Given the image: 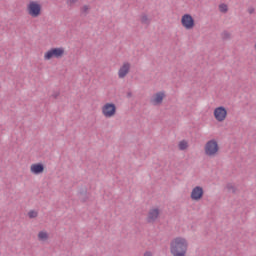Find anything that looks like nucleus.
I'll return each instance as SVG.
<instances>
[{"mask_svg": "<svg viewBox=\"0 0 256 256\" xmlns=\"http://www.w3.org/2000/svg\"><path fill=\"white\" fill-rule=\"evenodd\" d=\"M102 113L106 118L115 117V115L117 114V106L115 105V103H106L102 107Z\"/></svg>", "mask_w": 256, "mask_h": 256, "instance_id": "5", "label": "nucleus"}, {"mask_svg": "<svg viewBox=\"0 0 256 256\" xmlns=\"http://www.w3.org/2000/svg\"><path fill=\"white\" fill-rule=\"evenodd\" d=\"M222 41H229L231 39V33H229L227 30H224L221 33Z\"/></svg>", "mask_w": 256, "mask_h": 256, "instance_id": "15", "label": "nucleus"}, {"mask_svg": "<svg viewBox=\"0 0 256 256\" xmlns=\"http://www.w3.org/2000/svg\"><path fill=\"white\" fill-rule=\"evenodd\" d=\"M38 215H39V214H38L37 211H35V210H30V211L28 212V217H29V219H35V218H37Z\"/></svg>", "mask_w": 256, "mask_h": 256, "instance_id": "19", "label": "nucleus"}, {"mask_svg": "<svg viewBox=\"0 0 256 256\" xmlns=\"http://www.w3.org/2000/svg\"><path fill=\"white\" fill-rule=\"evenodd\" d=\"M226 188L228 189V191H232V193H234V194L237 193V188L233 184H231V183H228L226 185Z\"/></svg>", "mask_w": 256, "mask_h": 256, "instance_id": "18", "label": "nucleus"}, {"mask_svg": "<svg viewBox=\"0 0 256 256\" xmlns=\"http://www.w3.org/2000/svg\"><path fill=\"white\" fill-rule=\"evenodd\" d=\"M164 99H165V92L160 91V92L154 94L153 98L151 99V103L153 105H161V103H163Z\"/></svg>", "mask_w": 256, "mask_h": 256, "instance_id": "12", "label": "nucleus"}, {"mask_svg": "<svg viewBox=\"0 0 256 256\" xmlns=\"http://www.w3.org/2000/svg\"><path fill=\"white\" fill-rule=\"evenodd\" d=\"M78 197L81 203H87V201L89 200V194L87 193L86 188L79 191Z\"/></svg>", "mask_w": 256, "mask_h": 256, "instance_id": "13", "label": "nucleus"}, {"mask_svg": "<svg viewBox=\"0 0 256 256\" xmlns=\"http://www.w3.org/2000/svg\"><path fill=\"white\" fill-rule=\"evenodd\" d=\"M65 55V48L60 47V48H51L44 54V59L46 61H51V59H61Z\"/></svg>", "mask_w": 256, "mask_h": 256, "instance_id": "3", "label": "nucleus"}, {"mask_svg": "<svg viewBox=\"0 0 256 256\" xmlns=\"http://www.w3.org/2000/svg\"><path fill=\"white\" fill-rule=\"evenodd\" d=\"M77 3V0H67V5H75Z\"/></svg>", "mask_w": 256, "mask_h": 256, "instance_id": "23", "label": "nucleus"}, {"mask_svg": "<svg viewBox=\"0 0 256 256\" xmlns=\"http://www.w3.org/2000/svg\"><path fill=\"white\" fill-rule=\"evenodd\" d=\"M38 239L40 241H47V239H49V234L47 232L40 231L38 233Z\"/></svg>", "mask_w": 256, "mask_h": 256, "instance_id": "14", "label": "nucleus"}, {"mask_svg": "<svg viewBox=\"0 0 256 256\" xmlns=\"http://www.w3.org/2000/svg\"><path fill=\"white\" fill-rule=\"evenodd\" d=\"M248 13L253 15V13H255V8H248Z\"/></svg>", "mask_w": 256, "mask_h": 256, "instance_id": "24", "label": "nucleus"}, {"mask_svg": "<svg viewBox=\"0 0 256 256\" xmlns=\"http://www.w3.org/2000/svg\"><path fill=\"white\" fill-rule=\"evenodd\" d=\"M132 96H133V94L131 92L127 93V97H132Z\"/></svg>", "mask_w": 256, "mask_h": 256, "instance_id": "26", "label": "nucleus"}, {"mask_svg": "<svg viewBox=\"0 0 256 256\" xmlns=\"http://www.w3.org/2000/svg\"><path fill=\"white\" fill-rule=\"evenodd\" d=\"M59 95H61V92H54L51 97H53V99H59Z\"/></svg>", "mask_w": 256, "mask_h": 256, "instance_id": "22", "label": "nucleus"}, {"mask_svg": "<svg viewBox=\"0 0 256 256\" xmlns=\"http://www.w3.org/2000/svg\"><path fill=\"white\" fill-rule=\"evenodd\" d=\"M181 25L191 31L195 27V18L191 14H184L181 18Z\"/></svg>", "mask_w": 256, "mask_h": 256, "instance_id": "6", "label": "nucleus"}, {"mask_svg": "<svg viewBox=\"0 0 256 256\" xmlns=\"http://www.w3.org/2000/svg\"><path fill=\"white\" fill-rule=\"evenodd\" d=\"M131 69V64L129 62L124 63L119 71H118V77L120 79H125V77H127V75L129 74V70Z\"/></svg>", "mask_w": 256, "mask_h": 256, "instance_id": "10", "label": "nucleus"}, {"mask_svg": "<svg viewBox=\"0 0 256 256\" xmlns=\"http://www.w3.org/2000/svg\"><path fill=\"white\" fill-rule=\"evenodd\" d=\"M178 147H179L180 151H185V149H187V147H189V144L187 143V141L182 140L179 142Z\"/></svg>", "mask_w": 256, "mask_h": 256, "instance_id": "16", "label": "nucleus"}, {"mask_svg": "<svg viewBox=\"0 0 256 256\" xmlns=\"http://www.w3.org/2000/svg\"><path fill=\"white\" fill-rule=\"evenodd\" d=\"M141 23H142L143 25H149V17H147L146 14L142 15V17H141Z\"/></svg>", "mask_w": 256, "mask_h": 256, "instance_id": "20", "label": "nucleus"}, {"mask_svg": "<svg viewBox=\"0 0 256 256\" xmlns=\"http://www.w3.org/2000/svg\"><path fill=\"white\" fill-rule=\"evenodd\" d=\"M214 117L218 123H223V121L227 119V108H225V106L217 107L214 110Z\"/></svg>", "mask_w": 256, "mask_h": 256, "instance_id": "7", "label": "nucleus"}, {"mask_svg": "<svg viewBox=\"0 0 256 256\" xmlns=\"http://www.w3.org/2000/svg\"><path fill=\"white\" fill-rule=\"evenodd\" d=\"M160 213L159 208L150 209L147 216V223H155L159 219Z\"/></svg>", "mask_w": 256, "mask_h": 256, "instance_id": "9", "label": "nucleus"}, {"mask_svg": "<svg viewBox=\"0 0 256 256\" xmlns=\"http://www.w3.org/2000/svg\"><path fill=\"white\" fill-rule=\"evenodd\" d=\"M42 6L37 1H31L27 6L28 14L31 17L37 18L41 15Z\"/></svg>", "mask_w": 256, "mask_h": 256, "instance_id": "4", "label": "nucleus"}, {"mask_svg": "<svg viewBox=\"0 0 256 256\" xmlns=\"http://www.w3.org/2000/svg\"><path fill=\"white\" fill-rule=\"evenodd\" d=\"M89 11V6L87 5H84L82 8H81V13H87Z\"/></svg>", "mask_w": 256, "mask_h": 256, "instance_id": "21", "label": "nucleus"}, {"mask_svg": "<svg viewBox=\"0 0 256 256\" xmlns=\"http://www.w3.org/2000/svg\"><path fill=\"white\" fill-rule=\"evenodd\" d=\"M203 195H205V190H203V187L196 186L192 189L190 198L192 201H201V199H203Z\"/></svg>", "mask_w": 256, "mask_h": 256, "instance_id": "8", "label": "nucleus"}, {"mask_svg": "<svg viewBox=\"0 0 256 256\" xmlns=\"http://www.w3.org/2000/svg\"><path fill=\"white\" fill-rule=\"evenodd\" d=\"M204 149L208 157H215L219 153V143L215 139L209 140Z\"/></svg>", "mask_w": 256, "mask_h": 256, "instance_id": "2", "label": "nucleus"}, {"mask_svg": "<svg viewBox=\"0 0 256 256\" xmlns=\"http://www.w3.org/2000/svg\"><path fill=\"white\" fill-rule=\"evenodd\" d=\"M30 171L33 175H41L45 171V164L35 163L30 166Z\"/></svg>", "mask_w": 256, "mask_h": 256, "instance_id": "11", "label": "nucleus"}, {"mask_svg": "<svg viewBox=\"0 0 256 256\" xmlns=\"http://www.w3.org/2000/svg\"><path fill=\"white\" fill-rule=\"evenodd\" d=\"M189 242L183 237H176L170 242V253L173 256H187Z\"/></svg>", "mask_w": 256, "mask_h": 256, "instance_id": "1", "label": "nucleus"}, {"mask_svg": "<svg viewBox=\"0 0 256 256\" xmlns=\"http://www.w3.org/2000/svg\"><path fill=\"white\" fill-rule=\"evenodd\" d=\"M219 11L220 13H227V11H229V7L227 4L222 3L219 5Z\"/></svg>", "mask_w": 256, "mask_h": 256, "instance_id": "17", "label": "nucleus"}, {"mask_svg": "<svg viewBox=\"0 0 256 256\" xmlns=\"http://www.w3.org/2000/svg\"><path fill=\"white\" fill-rule=\"evenodd\" d=\"M144 256H153V253H151V251H146L144 253Z\"/></svg>", "mask_w": 256, "mask_h": 256, "instance_id": "25", "label": "nucleus"}]
</instances>
